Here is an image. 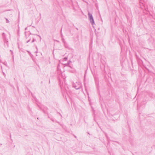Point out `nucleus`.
I'll use <instances>...</instances> for the list:
<instances>
[{
	"instance_id": "f257e3e1",
	"label": "nucleus",
	"mask_w": 155,
	"mask_h": 155,
	"mask_svg": "<svg viewBox=\"0 0 155 155\" xmlns=\"http://www.w3.org/2000/svg\"><path fill=\"white\" fill-rule=\"evenodd\" d=\"M72 86L76 89H80L81 87V84L80 82H76L75 83H73Z\"/></svg>"
},
{
	"instance_id": "f03ea898",
	"label": "nucleus",
	"mask_w": 155,
	"mask_h": 155,
	"mask_svg": "<svg viewBox=\"0 0 155 155\" xmlns=\"http://www.w3.org/2000/svg\"><path fill=\"white\" fill-rule=\"evenodd\" d=\"M88 15L89 17V19L91 24L93 25L94 24V22L93 17L92 15L91 14L89 13H88Z\"/></svg>"
},
{
	"instance_id": "7ed1b4c3",
	"label": "nucleus",
	"mask_w": 155,
	"mask_h": 155,
	"mask_svg": "<svg viewBox=\"0 0 155 155\" xmlns=\"http://www.w3.org/2000/svg\"><path fill=\"white\" fill-rule=\"evenodd\" d=\"M148 94L149 96L150 97L152 98H154L155 97V95L152 93H150Z\"/></svg>"
},
{
	"instance_id": "20e7f679",
	"label": "nucleus",
	"mask_w": 155,
	"mask_h": 155,
	"mask_svg": "<svg viewBox=\"0 0 155 155\" xmlns=\"http://www.w3.org/2000/svg\"><path fill=\"white\" fill-rule=\"evenodd\" d=\"M3 39L5 43H6L7 44V46L8 47V44L7 43L8 42V40L6 39L5 36L4 37H3Z\"/></svg>"
},
{
	"instance_id": "39448f33",
	"label": "nucleus",
	"mask_w": 155,
	"mask_h": 155,
	"mask_svg": "<svg viewBox=\"0 0 155 155\" xmlns=\"http://www.w3.org/2000/svg\"><path fill=\"white\" fill-rule=\"evenodd\" d=\"M62 42H63V43H64V45L65 46V47L66 48H67V47L65 46V45H66V43L64 39L63 38H62Z\"/></svg>"
},
{
	"instance_id": "423d86ee",
	"label": "nucleus",
	"mask_w": 155,
	"mask_h": 155,
	"mask_svg": "<svg viewBox=\"0 0 155 155\" xmlns=\"http://www.w3.org/2000/svg\"><path fill=\"white\" fill-rule=\"evenodd\" d=\"M6 19V23H8L9 22V21L6 18H5Z\"/></svg>"
},
{
	"instance_id": "0eeeda50",
	"label": "nucleus",
	"mask_w": 155,
	"mask_h": 155,
	"mask_svg": "<svg viewBox=\"0 0 155 155\" xmlns=\"http://www.w3.org/2000/svg\"><path fill=\"white\" fill-rule=\"evenodd\" d=\"M5 36V34L4 33H3L2 34V38L3 37H4Z\"/></svg>"
},
{
	"instance_id": "6e6552de",
	"label": "nucleus",
	"mask_w": 155,
	"mask_h": 155,
	"mask_svg": "<svg viewBox=\"0 0 155 155\" xmlns=\"http://www.w3.org/2000/svg\"><path fill=\"white\" fill-rule=\"evenodd\" d=\"M62 30V28H61V36L62 37L63 36V35H62V32H61Z\"/></svg>"
},
{
	"instance_id": "1a4fd4ad",
	"label": "nucleus",
	"mask_w": 155,
	"mask_h": 155,
	"mask_svg": "<svg viewBox=\"0 0 155 155\" xmlns=\"http://www.w3.org/2000/svg\"><path fill=\"white\" fill-rule=\"evenodd\" d=\"M64 59L66 61L67 60V58H66V57H65L64 58Z\"/></svg>"
},
{
	"instance_id": "9d476101",
	"label": "nucleus",
	"mask_w": 155,
	"mask_h": 155,
	"mask_svg": "<svg viewBox=\"0 0 155 155\" xmlns=\"http://www.w3.org/2000/svg\"><path fill=\"white\" fill-rule=\"evenodd\" d=\"M59 66V64H58V66L57 69H58V71L59 70V68H58Z\"/></svg>"
},
{
	"instance_id": "9b49d317",
	"label": "nucleus",
	"mask_w": 155,
	"mask_h": 155,
	"mask_svg": "<svg viewBox=\"0 0 155 155\" xmlns=\"http://www.w3.org/2000/svg\"><path fill=\"white\" fill-rule=\"evenodd\" d=\"M30 39L29 40L27 41V43H28V42H29V41H30Z\"/></svg>"
},
{
	"instance_id": "f8f14e48",
	"label": "nucleus",
	"mask_w": 155,
	"mask_h": 155,
	"mask_svg": "<svg viewBox=\"0 0 155 155\" xmlns=\"http://www.w3.org/2000/svg\"><path fill=\"white\" fill-rule=\"evenodd\" d=\"M27 51V52H28V54H31V53H30V52L29 51Z\"/></svg>"
},
{
	"instance_id": "ddd939ff",
	"label": "nucleus",
	"mask_w": 155,
	"mask_h": 155,
	"mask_svg": "<svg viewBox=\"0 0 155 155\" xmlns=\"http://www.w3.org/2000/svg\"><path fill=\"white\" fill-rule=\"evenodd\" d=\"M34 41H35V40H34V39H33V40L31 42L32 43L33 42H34Z\"/></svg>"
},
{
	"instance_id": "4468645a",
	"label": "nucleus",
	"mask_w": 155,
	"mask_h": 155,
	"mask_svg": "<svg viewBox=\"0 0 155 155\" xmlns=\"http://www.w3.org/2000/svg\"><path fill=\"white\" fill-rule=\"evenodd\" d=\"M27 27H26V28H25V30H27Z\"/></svg>"
},
{
	"instance_id": "2eb2a0df",
	"label": "nucleus",
	"mask_w": 155,
	"mask_h": 155,
	"mask_svg": "<svg viewBox=\"0 0 155 155\" xmlns=\"http://www.w3.org/2000/svg\"><path fill=\"white\" fill-rule=\"evenodd\" d=\"M10 51L12 52V53H13V52L12 50H10Z\"/></svg>"
},
{
	"instance_id": "dca6fc26",
	"label": "nucleus",
	"mask_w": 155,
	"mask_h": 155,
	"mask_svg": "<svg viewBox=\"0 0 155 155\" xmlns=\"http://www.w3.org/2000/svg\"><path fill=\"white\" fill-rule=\"evenodd\" d=\"M74 137L75 138H76V136H75V135H74Z\"/></svg>"
},
{
	"instance_id": "f3484780",
	"label": "nucleus",
	"mask_w": 155,
	"mask_h": 155,
	"mask_svg": "<svg viewBox=\"0 0 155 155\" xmlns=\"http://www.w3.org/2000/svg\"><path fill=\"white\" fill-rule=\"evenodd\" d=\"M51 120L52 121H54V120H53V119H51Z\"/></svg>"
}]
</instances>
